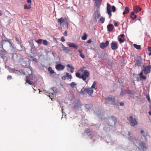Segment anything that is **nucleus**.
<instances>
[{
  "instance_id": "nucleus-56",
  "label": "nucleus",
  "mask_w": 151,
  "mask_h": 151,
  "mask_svg": "<svg viewBox=\"0 0 151 151\" xmlns=\"http://www.w3.org/2000/svg\"><path fill=\"white\" fill-rule=\"evenodd\" d=\"M134 14V12H132L131 13L130 17H132Z\"/></svg>"
},
{
  "instance_id": "nucleus-45",
  "label": "nucleus",
  "mask_w": 151,
  "mask_h": 151,
  "mask_svg": "<svg viewBox=\"0 0 151 151\" xmlns=\"http://www.w3.org/2000/svg\"><path fill=\"white\" fill-rule=\"evenodd\" d=\"M43 43L44 44V45H47L48 44L46 40H43Z\"/></svg>"
},
{
  "instance_id": "nucleus-7",
  "label": "nucleus",
  "mask_w": 151,
  "mask_h": 151,
  "mask_svg": "<svg viewBox=\"0 0 151 151\" xmlns=\"http://www.w3.org/2000/svg\"><path fill=\"white\" fill-rule=\"evenodd\" d=\"M143 69L142 71L145 74H148L150 73L151 71V65H148L145 66V65H143Z\"/></svg>"
},
{
  "instance_id": "nucleus-42",
  "label": "nucleus",
  "mask_w": 151,
  "mask_h": 151,
  "mask_svg": "<svg viewBox=\"0 0 151 151\" xmlns=\"http://www.w3.org/2000/svg\"><path fill=\"white\" fill-rule=\"evenodd\" d=\"M126 90H122L121 92L120 93V95H124L125 93V92H126Z\"/></svg>"
},
{
  "instance_id": "nucleus-64",
  "label": "nucleus",
  "mask_w": 151,
  "mask_h": 151,
  "mask_svg": "<svg viewBox=\"0 0 151 151\" xmlns=\"http://www.w3.org/2000/svg\"><path fill=\"white\" fill-rule=\"evenodd\" d=\"M149 114L151 115V111H150L149 112Z\"/></svg>"
},
{
  "instance_id": "nucleus-59",
  "label": "nucleus",
  "mask_w": 151,
  "mask_h": 151,
  "mask_svg": "<svg viewBox=\"0 0 151 151\" xmlns=\"http://www.w3.org/2000/svg\"><path fill=\"white\" fill-rule=\"evenodd\" d=\"M78 52H80V53H81V52L83 51V50L82 49H80L78 50Z\"/></svg>"
},
{
  "instance_id": "nucleus-50",
  "label": "nucleus",
  "mask_w": 151,
  "mask_h": 151,
  "mask_svg": "<svg viewBox=\"0 0 151 151\" xmlns=\"http://www.w3.org/2000/svg\"><path fill=\"white\" fill-rule=\"evenodd\" d=\"M80 57L82 58H85L84 55L82 53H80Z\"/></svg>"
},
{
  "instance_id": "nucleus-19",
  "label": "nucleus",
  "mask_w": 151,
  "mask_h": 151,
  "mask_svg": "<svg viewBox=\"0 0 151 151\" xmlns=\"http://www.w3.org/2000/svg\"><path fill=\"white\" fill-rule=\"evenodd\" d=\"M49 91L50 92L52 91L54 93H56L58 92V89L56 87H53L49 89Z\"/></svg>"
},
{
  "instance_id": "nucleus-15",
  "label": "nucleus",
  "mask_w": 151,
  "mask_h": 151,
  "mask_svg": "<svg viewBox=\"0 0 151 151\" xmlns=\"http://www.w3.org/2000/svg\"><path fill=\"white\" fill-rule=\"evenodd\" d=\"M65 67L64 65H62L61 64H58L56 65L55 68L58 70H60L64 69Z\"/></svg>"
},
{
  "instance_id": "nucleus-18",
  "label": "nucleus",
  "mask_w": 151,
  "mask_h": 151,
  "mask_svg": "<svg viewBox=\"0 0 151 151\" xmlns=\"http://www.w3.org/2000/svg\"><path fill=\"white\" fill-rule=\"evenodd\" d=\"M114 27L112 24H109L107 26V28L108 31H111L113 29Z\"/></svg>"
},
{
  "instance_id": "nucleus-2",
  "label": "nucleus",
  "mask_w": 151,
  "mask_h": 151,
  "mask_svg": "<svg viewBox=\"0 0 151 151\" xmlns=\"http://www.w3.org/2000/svg\"><path fill=\"white\" fill-rule=\"evenodd\" d=\"M89 73L87 70H84L83 73L81 76L80 73L77 72L76 73V76L78 78L82 79L86 84L88 83V81H86V78L89 77Z\"/></svg>"
},
{
  "instance_id": "nucleus-62",
  "label": "nucleus",
  "mask_w": 151,
  "mask_h": 151,
  "mask_svg": "<svg viewBox=\"0 0 151 151\" xmlns=\"http://www.w3.org/2000/svg\"><path fill=\"white\" fill-rule=\"evenodd\" d=\"M67 67L68 68H70L71 65L70 66L69 64H68L67 65Z\"/></svg>"
},
{
  "instance_id": "nucleus-33",
  "label": "nucleus",
  "mask_w": 151,
  "mask_h": 151,
  "mask_svg": "<svg viewBox=\"0 0 151 151\" xmlns=\"http://www.w3.org/2000/svg\"><path fill=\"white\" fill-rule=\"evenodd\" d=\"M66 77L70 79L72 78V77L71 75H69V73H66Z\"/></svg>"
},
{
  "instance_id": "nucleus-49",
  "label": "nucleus",
  "mask_w": 151,
  "mask_h": 151,
  "mask_svg": "<svg viewBox=\"0 0 151 151\" xmlns=\"http://www.w3.org/2000/svg\"><path fill=\"white\" fill-rule=\"evenodd\" d=\"M136 15L135 14H134L132 17H131V18L132 19H135L136 18Z\"/></svg>"
},
{
  "instance_id": "nucleus-13",
  "label": "nucleus",
  "mask_w": 151,
  "mask_h": 151,
  "mask_svg": "<svg viewBox=\"0 0 151 151\" xmlns=\"http://www.w3.org/2000/svg\"><path fill=\"white\" fill-rule=\"evenodd\" d=\"M109 42L108 41H106L105 43L102 42L100 44V47L102 49L106 47L109 45Z\"/></svg>"
},
{
  "instance_id": "nucleus-30",
  "label": "nucleus",
  "mask_w": 151,
  "mask_h": 151,
  "mask_svg": "<svg viewBox=\"0 0 151 151\" xmlns=\"http://www.w3.org/2000/svg\"><path fill=\"white\" fill-rule=\"evenodd\" d=\"M48 70L50 71V74H52L54 73V71L52 70L51 67H49L48 68Z\"/></svg>"
},
{
  "instance_id": "nucleus-5",
  "label": "nucleus",
  "mask_w": 151,
  "mask_h": 151,
  "mask_svg": "<svg viewBox=\"0 0 151 151\" xmlns=\"http://www.w3.org/2000/svg\"><path fill=\"white\" fill-rule=\"evenodd\" d=\"M106 104H111L115 105L116 104L115 103V99L114 96H109L108 98L105 99Z\"/></svg>"
},
{
  "instance_id": "nucleus-9",
  "label": "nucleus",
  "mask_w": 151,
  "mask_h": 151,
  "mask_svg": "<svg viewBox=\"0 0 151 151\" xmlns=\"http://www.w3.org/2000/svg\"><path fill=\"white\" fill-rule=\"evenodd\" d=\"M111 5L109 3L107 4L106 10L109 16V18H110L112 16L111 10Z\"/></svg>"
},
{
  "instance_id": "nucleus-53",
  "label": "nucleus",
  "mask_w": 151,
  "mask_h": 151,
  "mask_svg": "<svg viewBox=\"0 0 151 151\" xmlns=\"http://www.w3.org/2000/svg\"><path fill=\"white\" fill-rule=\"evenodd\" d=\"M63 35L65 36H67V32L65 31V32L63 33Z\"/></svg>"
},
{
  "instance_id": "nucleus-31",
  "label": "nucleus",
  "mask_w": 151,
  "mask_h": 151,
  "mask_svg": "<svg viewBox=\"0 0 151 151\" xmlns=\"http://www.w3.org/2000/svg\"><path fill=\"white\" fill-rule=\"evenodd\" d=\"M133 45L134 47L137 49L139 50L141 48V47L140 45H137L135 44H133Z\"/></svg>"
},
{
  "instance_id": "nucleus-23",
  "label": "nucleus",
  "mask_w": 151,
  "mask_h": 151,
  "mask_svg": "<svg viewBox=\"0 0 151 151\" xmlns=\"http://www.w3.org/2000/svg\"><path fill=\"white\" fill-rule=\"evenodd\" d=\"M31 8V4L28 5L25 4L24 5V8L25 9H29Z\"/></svg>"
},
{
  "instance_id": "nucleus-60",
  "label": "nucleus",
  "mask_w": 151,
  "mask_h": 151,
  "mask_svg": "<svg viewBox=\"0 0 151 151\" xmlns=\"http://www.w3.org/2000/svg\"><path fill=\"white\" fill-rule=\"evenodd\" d=\"M91 40L90 39H89V40H88L87 41V42H88V43H91Z\"/></svg>"
},
{
  "instance_id": "nucleus-48",
  "label": "nucleus",
  "mask_w": 151,
  "mask_h": 151,
  "mask_svg": "<svg viewBox=\"0 0 151 151\" xmlns=\"http://www.w3.org/2000/svg\"><path fill=\"white\" fill-rule=\"evenodd\" d=\"M42 42V40L41 39H39L37 40V42L38 44H41Z\"/></svg>"
},
{
  "instance_id": "nucleus-47",
  "label": "nucleus",
  "mask_w": 151,
  "mask_h": 151,
  "mask_svg": "<svg viewBox=\"0 0 151 151\" xmlns=\"http://www.w3.org/2000/svg\"><path fill=\"white\" fill-rule=\"evenodd\" d=\"M6 42H7L9 43L10 45H12V43L11 42V40L8 39H7L6 40H4Z\"/></svg>"
},
{
  "instance_id": "nucleus-40",
  "label": "nucleus",
  "mask_w": 151,
  "mask_h": 151,
  "mask_svg": "<svg viewBox=\"0 0 151 151\" xmlns=\"http://www.w3.org/2000/svg\"><path fill=\"white\" fill-rule=\"evenodd\" d=\"M125 91L126 92H127L129 94H132L133 92L129 90H128Z\"/></svg>"
},
{
  "instance_id": "nucleus-20",
  "label": "nucleus",
  "mask_w": 151,
  "mask_h": 151,
  "mask_svg": "<svg viewBox=\"0 0 151 151\" xmlns=\"http://www.w3.org/2000/svg\"><path fill=\"white\" fill-rule=\"evenodd\" d=\"M86 88V92L89 95H91L93 93V90L91 88Z\"/></svg>"
},
{
  "instance_id": "nucleus-22",
  "label": "nucleus",
  "mask_w": 151,
  "mask_h": 151,
  "mask_svg": "<svg viewBox=\"0 0 151 151\" xmlns=\"http://www.w3.org/2000/svg\"><path fill=\"white\" fill-rule=\"evenodd\" d=\"M62 49L61 50L64 51L66 53H69L70 51V50L69 49L68 47H66L64 46L63 45V47H62Z\"/></svg>"
},
{
  "instance_id": "nucleus-39",
  "label": "nucleus",
  "mask_w": 151,
  "mask_h": 151,
  "mask_svg": "<svg viewBox=\"0 0 151 151\" xmlns=\"http://www.w3.org/2000/svg\"><path fill=\"white\" fill-rule=\"evenodd\" d=\"M146 98L147 100L148 101V102L149 103H151L150 99L149 96L148 95H146Z\"/></svg>"
},
{
  "instance_id": "nucleus-11",
  "label": "nucleus",
  "mask_w": 151,
  "mask_h": 151,
  "mask_svg": "<svg viewBox=\"0 0 151 151\" xmlns=\"http://www.w3.org/2000/svg\"><path fill=\"white\" fill-rule=\"evenodd\" d=\"M58 22H60L61 25H63L64 24H66L67 26H68V23L66 22L65 19H63L62 18L58 19Z\"/></svg>"
},
{
  "instance_id": "nucleus-44",
  "label": "nucleus",
  "mask_w": 151,
  "mask_h": 151,
  "mask_svg": "<svg viewBox=\"0 0 151 151\" xmlns=\"http://www.w3.org/2000/svg\"><path fill=\"white\" fill-rule=\"evenodd\" d=\"M148 50L150 51V52L149 53V55H151V47H148Z\"/></svg>"
},
{
  "instance_id": "nucleus-37",
  "label": "nucleus",
  "mask_w": 151,
  "mask_h": 151,
  "mask_svg": "<svg viewBox=\"0 0 151 151\" xmlns=\"http://www.w3.org/2000/svg\"><path fill=\"white\" fill-rule=\"evenodd\" d=\"M86 68V67L84 66H83L78 71L82 72L83 71H84V69Z\"/></svg>"
},
{
  "instance_id": "nucleus-63",
  "label": "nucleus",
  "mask_w": 151,
  "mask_h": 151,
  "mask_svg": "<svg viewBox=\"0 0 151 151\" xmlns=\"http://www.w3.org/2000/svg\"><path fill=\"white\" fill-rule=\"evenodd\" d=\"M131 134V132L130 131H129L128 132V134L129 135H130Z\"/></svg>"
},
{
  "instance_id": "nucleus-57",
  "label": "nucleus",
  "mask_w": 151,
  "mask_h": 151,
  "mask_svg": "<svg viewBox=\"0 0 151 151\" xmlns=\"http://www.w3.org/2000/svg\"><path fill=\"white\" fill-rule=\"evenodd\" d=\"M120 106H123L124 105V103L123 102H120L119 103Z\"/></svg>"
},
{
  "instance_id": "nucleus-35",
  "label": "nucleus",
  "mask_w": 151,
  "mask_h": 151,
  "mask_svg": "<svg viewBox=\"0 0 151 151\" xmlns=\"http://www.w3.org/2000/svg\"><path fill=\"white\" fill-rule=\"evenodd\" d=\"M47 95L48 96H49V97L52 99V97L53 96V93H49L48 94V95H47Z\"/></svg>"
},
{
  "instance_id": "nucleus-10",
  "label": "nucleus",
  "mask_w": 151,
  "mask_h": 151,
  "mask_svg": "<svg viewBox=\"0 0 151 151\" xmlns=\"http://www.w3.org/2000/svg\"><path fill=\"white\" fill-rule=\"evenodd\" d=\"M118 47V43L117 42L113 41L111 44V48L113 50H116Z\"/></svg>"
},
{
  "instance_id": "nucleus-43",
  "label": "nucleus",
  "mask_w": 151,
  "mask_h": 151,
  "mask_svg": "<svg viewBox=\"0 0 151 151\" xmlns=\"http://www.w3.org/2000/svg\"><path fill=\"white\" fill-rule=\"evenodd\" d=\"M111 9L112 10V12H114L116 11V7L114 6H112L111 7Z\"/></svg>"
},
{
  "instance_id": "nucleus-25",
  "label": "nucleus",
  "mask_w": 151,
  "mask_h": 151,
  "mask_svg": "<svg viewBox=\"0 0 151 151\" xmlns=\"http://www.w3.org/2000/svg\"><path fill=\"white\" fill-rule=\"evenodd\" d=\"M85 107L86 109L88 111L91 109L92 106L90 104H86L85 105Z\"/></svg>"
},
{
  "instance_id": "nucleus-29",
  "label": "nucleus",
  "mask_w": 151,
  "mask_h": 151,
  "mask_svg": "<svg viewBox=\"0 0 151 151\" xmlns=\"http://www.w3.org/2000/svg\"><path fill=\"white\" fill-rule=\"evenodd\" d=\"M87 35L86 33L85 32L83 34V36L81 37L82 40H85L86 39L87 37Z\"/></svg>"
},
{
  "instance_id": "nucleus-3",
  "label": "nucleus",
  "mask_w": 151,
  "mask_h": 151,
  "mask_svg": "<svg viewBox=\"0 0 151 151\" xmlns=\"http://www.w3.org/2000/svg\"><path fill=\"white\" fill-rule=\"evenodd\" d=\"M89 129H87L86 130V132L85 134H87L88 135H90L91 139H93V141H95L97 139H98L100 136L96 133H90Z\"/></svg>"
},
{
  "instance_id": "nucleus-41",
  "label": "nucleus",
  "mask_w": 151,
  "mask_h": 151,
  "mask_svg": "<svg viewBox=\"0 0 151 151\" xmlns=\"http://www.w3.org/2000/svg\"><path fill=\"white\" fill-rule=\"evenodd\" d=\"M12 70L13 72L15 73L18 74L19 73V71L18 70H16L14 69H12Z\"/></svg>"
},
{
  "instance_id": "nucleus-32",
  "label": "nucleus",
  "mask_w": 151,
  "mask_h": 151,
  "mask_svg": "<svg viewBox=\"0 0 151 151\" xmlns=\"http://www.w3.org/2000/svg\"><path fill=\"white\" fill-rule=\"evenodd\" d=\"M139 76L140 78L143 79H146V77L145 76H143V72H141L139 73Z\"/></svg>"
},
{
  "instance_id": "nucleus-8",
  "label": "nucleus",
  "mask_w": 151,
  "mask_h": 151,
  "mask_svg": "<svg viewBox=\"0 0 151 151\" xmlns=\"http://www.w3.org/2000/svg\"><path fill=\"white\" fill-rule=\"evenodd\" d=\"M143 63L142 59L140 56H137V60L136 61L135 65L138 66H140L141 64Z\"/></svg>"
},
{
  "instance_id": "nucleus-1",
  "label": "nucleus",
  "mask_w": 151,
  "mask_h": 151,
  "mask_svg": "<svg viewBox=\"0 0 151 151\" xmlns=\"http://www.w3.org/2000/svg\"><path fill=\"white\" fill-rule=\"evenodd\" d=\"M128 139L132 141L133 144L134 145L136 146H137V145H139L140 148H139L138 146L137 147L138 149H141L142 150H146L147 147L146 144L144 143H140V141L139 140L137 139L136 137H134L133 136H130L128 137Z\"/></svg>"
},
{
  "instance_id": "nucleus-54",
  "label": "nucleus",
  "mask_w": 151,
  "mask_h": 151,
  "mask_svg": "<svg viewBox=\"0 0 151 151\" xmlns=\"http://www.w3.org/2000/svg\"><path fill=\"white\" fill-rule=\"evenodd\" d=\"M12 78V76H8L7 77L8 80L11 79Z\"/></svg>"
},
{
  "instance_id": "nucleus-6",
  "label": "nucleus",
  "mask_w": 151,
  "mask_h": 151,
  "mask_svg": "<svg viewBox=\"0 0 151 151\" xmlns=\"http://www.w3.org/2000/svg\"><path fill=\"white\" fill-rule=\"evenodd\" d=\"M109 123L108 124L109 126H111L113 124H114L116 122L117 119L114 116H112L108 118V119Z\"/></svg>"
},
{
  "instance_id": "nucleus-28",
  "label": "nucleus",
  "mask_w": 151,
  "mask_h": 151,
  "mask_svg": "<svg viewBox=\"0 0 151 151\" xmlns=\"http://www.w3.org/2000/svg\"><path fill=\"white\" fill-rule=\"evenodd\" d=\"M96 84V81H94L92 85L91 86V88H94L95 89H97V88H95V86Z\"/></svg>"
},
{
  "instance_id": "nucleus-61",
  "label": "nucleus",
  "mask_w": 151,
  "mask_h": 151,
  "mask_svg": "<svg viewBox=\"0 0 151 151\" xmlns=\"http://www.w3.org/2000/svg\"><path fill=\"white\" fill-rule=\"evenodd\" d=\"M114 25L115 26H117L118 25V23L117 22H115L114 23Z\"/></svg>"
},
{
  "instance_id": "nucleus-46",
  "label": "nucleus",
  "mask_w": 151,
  "mask_h": 151,
  "mask_svg": "<svg viewBox=\"0 0 151 151\" xmlns=\"http://www.w3.org/2000/svg\"><path fill=\"white\" fill-rule=\"evenodd\" d=\"M27 78V79L26 80V83H27L31 85L32 83H30L29 80V79H28L27 78Z\"/></svg>"
},
{
  "instance_id": "nucleus-36",
  "label": "nucleus",
  "mask_w": 151,
  "mask_h": 151,
  "mask_svg": "<svg viewBox=\"0 0 151 151\" xmlns=\"http://www.w3.org/2000/svg\"><path fill=\"white\" fill-rule=\"evenodd\" d=\"M100 20L102 23H103L105 21V18L102 17H101L100 19Z\"/></svg>"
},
{
  "instance_id": "nucleus-34",
  "label": "nucleus",
  "mask_w": 151,
  "mask_h": 151,
  "mask_svg": "<svg viewBox=\"0 0 151 151\" xmlns=\"http://www.w3.org/2000/svg\"><path fill=\"white\" fill-rule=\"evenodd\" d=\"M119 41L120 43H122L125 40L124 38H118Z\"/></svg>"
},
{
  "instance_id": "nucleus-17",
  "label": "nucleus",
  "mask_w": 151,
  "mask_h": 151,
  "mask_svg": "<svg viewBox=\"0 0 151 151\" xmlns=\"http://www.w3.org/2000/svg\"><path fill=\"white\" fill-rule=\"evenodd\" d=\"M95 1V5L99 9V7L101 6L102 0H94Z\"/></svg>"
},
{
  "instance_id": "nucleus-27",
  "label": "nucleus",
  "mask_w": 151,
  "mask_h": 151,
  "mask_svg": "<svg viewBox=\"0 0 151 151\" xmlns=\"http://www.w3.org/2000/svg\"><path fill=\"white\" fill-rule=\"evenodd\" d=\"M129 12V9L128 7H126L125 8L124 11L123 13L124 15L127 14Z\"/></svg>"
},
{
  "instance_id": "nucleus-14",
  "label": "nucleus",
  "mask_w": 151,
  "mask_h": 151,
  "mask_svg": "<svg viewBox=\"0 0 151 151\" xmlns=\"http://www.w3.org/2000/svg\"><path fill=\"white\" fill-rule=\"evenodd\" d=\"M82 104H81L80 101H78L75 103L74 105V108L75 109H78L80 108H81Z\"/></svg>"
},
{
  "instance_id": "nucleus-55",
  "label": "nucleus",
  "mask_w": 151,
  "mask_h": 151,
  "mask_svg": "<svg viewBox=\"0 0 151 151\" xmlns=\"http://www.w3.org/2000/svg\"><path fill=\"white\" fill-rule=\"evenodd\" d=\"M27 2L29 4H31V0H27Z\"/></svg>"
},
{
  "instance_id": "nucleus-51",
  "label": "nucleus",
  "mask_w": 151,
  "mask_h": 151,
  "mask_svg": "<svg viewBox=\"0 0 151 151\" xmlns=\"http://www.w3.org/2000/svg\"><path fill=\"white\" fill-rule=\"evenodd\" d=\"M62 78L63 80H65L66 79V76H64L62 77Z\"/></svg>"
},
{
  "instance_id": "nucleus-4",
  "label": "nucleus",
  "mask_w": 151,
  "mask_h": 151,
  "mask_svg": "<svg viewBox=\"0 0 151 151\" xmlns=\"http://www.w3.org/2000/svg\"><path fill=\"white\" fill-rule=\"evenodd\" d=\"M128 120L132 126H135L138 124V122L137 121L136 119L135 118H133L132 116H130L129 117H128Z\"/></svg>"
},
{
  "instance_id": "nucleus-16",
  "label": "nucleus",
  "mask_w": 151,
  "mask_h": 151,
  "mask_svg": "<svg viewBox=\"0 0 151 151\" xmlns=\"http://www.w3.org/2000/svg\"><path fill=\"white\" fill-rule=\"evenodd\" d=\"M133 10L134 13L137 14L138 12L141 10V8L139 7V6L137 5L134 7Z\"/></svg>"
},
{
  "instance_id": "nucleus-24",
  "label": "nucleus",
  "mask_w": 151,
  "mask_h": 151,
  "mask_svg": "<svg viewBox=\"0 0 151 151\" xmlns=\"http://www.w3.org/2000/svg\"><path fill=\"white\" fill-rule=\"evenodd\" d=\"M85 92H86V88L83 87L81 89V91L79 92V93L81 94L84 95L85 94Z\"/></svg>"
},
{
  "instance_id": "nucleus-12",
  "label": "nucleus",
  "mask_w": 151,
  "mask_h": 151,
  "mask_svg": "<svg viewBox=\"0 0 151 151\" xmlns=\"http://www.w3.org/2000/svg\"><path fill=\"white\" fill-rule=\"evenodd\" d=\"M100 13L99 9L97 8L96 11L95 13L94 16V19L95 20L97 21L98 18L100 16Z\"/></svg>"
},
{
  "instance_id": "nucleus-52",
  "label": "nucleus",
  "mask_w": 151,
  "mask_h": 151,
  "mask_svg": "<svg viewBox=\"0 0 151 151\" xmlns=\"http://www.w3.org/2000/svg\"><path fill=\"white\" fill-rule=\"evenodd\" d=\"M61 41L62 42H64L65 41V39H64V37H61Z\"/></svg>"
},
{
  "instance_id": "nucleus-26",
  "label": "nucleus",
  "mask_w": 151,
  "mask_h": 151,
  "mask_svg": "<svg viewBox=\"0 0 151 151\" xmlns=\"http://www.w3.org/2000/svg\"><path fill=\"white\" fill-rule=\"evenodd\" d=\"M77 85V84L75 82H73L70 83V86L73 88H74L76 87Z\"/></svg>"
},
{
  "instance_id": "nucleus-21",
  "label": "nucleus",
  "mask_w": 151,
  "mask_h": 151,
  "mask_svg": "<svg viewBox=\"0 0 151 151\" xmlns=\"http://www.w3.org/2000/svg\"><path fill=\"white\" fill-rule=\"evenodd\" d=\"M68 46L70 47H73L76 49H77L78 48V46L76 45L75 44L73 43H70L69 44Z\"/></svg>"
},
{
  "instance_id": "nucleus-38",
  "label": "nucleus",
  "mask_w": 151,
  "mask_h": 151,
  "mask_svg": "<svg viewBox=\"0 0 151 151\" xmlns=\"http://www.w3.org/2000/svg\"><path fill=\"white\" fill-rule=\"evenodd\" d=\"M70 72L71 73H73L74 72V67L72 65H71V67H70Z\"/></svg>"
},
{
  "instance_id": "nucleus-58",
  "label": "nucleus",
  "mask_w": 151,
  "mask_h": 151,
  "mask_svg": "<svg viewBox=\"0 0 151 151\" xmlns=\"http://www.w3.org/2000/svg\"><path fill=\"white\" fill-rule=\"evenodd\" d=\"M120 36L121 37V38H124V34H121L120 35Z\"/></svg>"
}]
</instances>
